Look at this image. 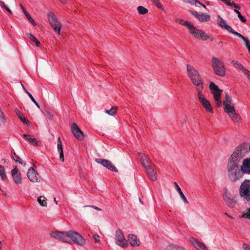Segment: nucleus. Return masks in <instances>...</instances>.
Listing matches in <instances>:
<instances>
[{"label": "nucleus", "mask_w": 250, "mask_h": 250, "mask_svg": "<svg viewBox=\"0 0 250 250\" xmlns=\"http://www.w3.org/2000/svg\"><path fill=\"white\" fill-rule=\"evenodd\" d=\"M23 137L32 145H38V142L33 136L26 134H23Z\"/></svg>", "instance_id": "obj_24"}, {"label": "nucleus", "mask_w": 250, "mask_h": 250, "mask_svg": "<svg viewBox=\"0 0 250 250\" xmlns=\"http://www.w3.org/2000/svg\"><path fill=\"white\" fill-rule=\"evenodd\" d=\"M217 23L222 28L227 30L229 33L235 35L237 32L234 31L231 26L228 25L226 21L220 16H218Z\"/></svg>", "instance_id": "obj_14"}, {"label": "nucleus", "mask_w": 250, "mask_h": 250, "mask_svg": "<svg viewBox=\"0 0 250 250\" xmlns=\"http://www.w3.org/2000/svg\"><path fill=\"white\" fill-rule=\"evenodd\" d=\"M184 2L190 3L191 4H194V1H198V0H182Z\"/></svg>", "instance_id": "obj_44"}, {"label": "nucleus", "mask_w": 250, "mask_h": 250, "mask_svg": "<svg viewBox=\"0 0 250 250\" xmlns=\"http://www.w3.org/2000/svg\"><path fill=\"white\" fill-rule=\"evenodd\" d=\"M190 12L196 18H198L199 13H198L197 11H190Z\"/></svg>", "instance_id": "obj_49"}, {"label": "nucleus", "mask_w": 250, "mask_h": 250, "mask_svg": "<svg viewBox=\"0 0 250 250\" xmlns=\"http://www.w3.org/2000/svg\"><path fill=\"white\" fill-rule=\"evenodd\" d=\"M38 202L41 206L43 207H45L47 206L46 199L44 196H40L38 198Z\"/></svg>", "instance_id": "obj_34"}, {"label": "nucleus", "mask_w": 250, "mask_h": 250, "mask_svg": "<svg viewBox=\"0 0 250 250\" xmlns=\"http://www.w3.org/2000/svg\"><path fill=\"white\" fill-rule=\"evenodd\" d=\"M190 243L194 246L195 248L198 250H208V248L205 245L196 239L195 238L191 237L189 239Z\"/></svg>", "instance_id": "obj_17"}, {"label": "nucleus", "mask_w": 250, "mask_h": 250, "mask_svg": "<svg viewBox=\"0 0 250 250\" xmlns=\"http://www.w3.org/2000/svg\"><path fill=\"white\" fill-rule=\"evenodd\" d=\"M203 88H200L199 90H196L198 92V97L200 102L201 103L203 106L205 108L206 111L210 113L213 112L212 108L210 105L209 102L207 100L202 93Z\"/></svg>", "instance_id": "obj_9"}, {"label": "nucleus", "mask_w": 250, "mask_h": 250, "mask_svg": "<svg viewBox=\"0 0 250 250\" xmlns=\"http://www.w3.org/2000/svg\"><path fill=\"white\" fill-rule=\"evenodd\" d=\"M20 6L23 11V12L24 13V14H25V15L26 16V17L27 18V19L30 21L32 23V24L33 25H36V23L35 22V21H34V20L31 17V16L29 15V14L28 13V12L26 11V10H25V9L24 8V7L23 6V5L22 4H20Z\"/></svg>", "instance_id": "obj_30"}, {"label": "nucleus", "mask_w": 250, "mask_h": 250, "mask_svg": "<svg viewBox=\"0 0 250 250\" xmlns=\"http://www.w3.org/2000/svg\"><path fill=\"white\" fill-rule=\"evenodd\" d=\"M95 161L98 163L102 165L103 167L108 168L111 171L117 172L118 171L117 168L115 167L113 165L112 163L106 160V159H96Z\"/></svg>", "instance_id": "obj_13"}, {"label": "nucleus", "mask_w": 250, "mask_h": 250, "mask_svg": "<svg viewBox=\"0 0 250 250\" xmlns=\"http://www.w3.org/2000/svg\"><path fill=\"white\" fill-rule=\"evenodd\" d=\"M155 5H157L158 7L159 6V0H150Z\"/></svg>", "instance_id": "obj_50"}, {"label": "nucleus", "mask_w": 250, "mask_h": 250, "mask_svg": "<svg viewBox=\"0 0 250 250\" xmlns=\"http://www.w3.org/2000/svg\"><path fill=\"white\" fill-rule=\"evenodd\" d=\"M208 39H209V40L211 41H213L214 40V37H209V38Z\"/></svg>", "instance_id": "obj_58"}, {"label": "nucleus", "mask_w": 250, "mask_h": 250, "mask_svg": "<svg viewBox=\"0 0 250 250\" xmlns=\"http://www.w3.org/2000/svg\"><path fill=\"white\" fill-rule=\"evenodd\" d=\"M234 11L237 14L238 17L242 22H245L246 21V18L241 14L240 12L238 10L234 9Z\"/></svg>", "instance_id": "obj_38"}, {"label": "nucleus", "mask_w": 250, "mask_h": 250, "mask_svg": "<svg viewBox=\"0 0 250 250\" xmlns=\"http://www.w3.org/2000/svg\"><path fill=\"white\" fill-rule=\"evenodd\" d=\"M209 88L212 94L213 95V99L216 105L217 106H220L222 104V102L220 99L223 90L220 89L218 86L212 82L209 84Z\"/></svg>", "instance_id": "obj_7"}, {"label": "nucleus", "mask_w": 250, "mask_h": 250, "mask_svg": "<svg viewBox=\"0 0 250 250\" xmlns=\"http://www.w3.org/2000/svg\"><path fill=\"white\" fill-rule=\"evenodd\" d=\"M234 35L238 37L244 41L245 45L248 50L249 54H250V41L249 39L237 32Z\"/></svg>", "instance_id": "obj_25"}, {"label": "nucleus", "mask_w": 250, "mask_h": 250, "mask_svg": "<svg viewBox=\"0 0 250 250\" xmlns=\"http://www.w3.org/2000/svg\"><path fill=\"white\" fill-rule=\"evenodd\" d=\"M71 129L73 134L78 140L81 141L83 139L84 134L76 124H72Z\"/></svg>", "instance_id": "obj_15"}, {"label": "nucleus", "mask_w": 250, "mask_h": 250, "mask_svg": "<svg viewBox=\"0 0 250 250\" xmlns=\"http://www.w3.org/2000/svg\"><path fill=\"white\" fill-rule=\"evenodd\" d=\"M174 184L175 185V187L176 188V189L178 191V192L179 193L181 198L182 199V200H183L184 202L186 204H188V200L187 199V198H186L185 196L184 195V194H183V192L182 191L180 188L179 187V186L178 185V184H177V183L175 182L174 183Z\"/></svg>", "instance_id": "obj_27"}, {"label": "nucleus", "mask_w": 250, "mask_h": 250, "mask_svg": "<svg viewBox=\"0 0 250 250\" xmlns=\"http://www.w3.org/2000/svg\"><path fill=\"white\" fill-rule=\"evenodd\" d=\"M127 238L128 241L132 247L139 246L140 245V242L139 240L137 239L136 235L133 234H130L128 235Z\"/></svg>", "instance_id": "obj_22"}, {"label": "nucleus", "mask_w": 250, "mask_h": 250, "mask_svg": "<svg viewBox=\"0 0 250 250\" xmlns=\"http://www.w3.org/2000/svg\"><path fill=\"white\" fill-rule=\"evenodd\" d=\"M27 176L32 182H40L41 178L38 172L34 168L31 167L27 172Z\"/></svg>", "instance_id": "obj_12"}, {"label": "nucleus", "mask_w": 250, "mask_h": 250, "mask_svg": "<svg viewBox=\"0 0 250 250\" xmlns=\"http://www.w3.org/2000/svg\"><path fill=\"white\" fill-rule=\"evenodd\" d=\"M115 240L116 244L122 247H126L128 246L127 240L125 239L122 231L118 229L115 234Z\"/></svg>", "instance_id": "obj_10"}, {"label": "nucleus", "mask_w": 250, "mask_h": 250, "mask_svg": "<svg viewBox=\"0 0 250 250\" xmlns=\"http://www.w3.org/2000/svg\"><path fill=\"white\" fill-rule=\"evenodd\" d=\"M240 196L244 200L250 201V180H244L239 188Z\"/></svg>", "instance_id": "obj_6"}, {"label": "nucleus", "mask_w": 250, "mask_h": 250, "mask_svg": "<svg viewBox=\"0 0 250 250\" xmlns=\"http://www.w3.org/2000/svg\"><path fill=\"white\" fill-rule=\"evenodd\" d=\"M241 170L242 174H250V158L244 159L241 166Z\"/></svg>", "instance_id": "obj_19"}, {"label": "nucleus", "mask_w": 250, "mask_h": 250, "mask_svg": "<svg viewBox=\"0 0 250 250\" xmlns=\"http://www.w3.org/2000/svg\"><path fill=\"white\" fill-rule=\"evenodd\" d=\"M0 6L4 9L7 7L4 2L2 1H0Z\"/></svg>", "instance_id": "obj_52"}, {"label": "nucleus", "mask_w": 250, "mask_h": 250, "mask_svg": "<svg viewBox=\"0 0 250 250\" xmlns=\"http://www.w3.org/2000/svg\"><path fill=\"white\" fill-rule=\"evenodd\" d=\"M223 199L226 205L230 208H233L236 202L230 198V194L229 193L225 192L223 194Z\"/></svg>", "instance_id": "obj_21"}, {"label": "nucleus", "mask_w": 250, "mask_h": 250, "mask_svg": "<svg viewBox=\"0 0 250 250\" xmlns=\"http://www.w3.org/2000/svg\"><path fill=\"white\" fill-rule=\"evenodd\" d=\"M197 3L201 5L204 8H206V5L205 4L201 3L198 0V1H194V3Z\"/></svg>", "instance_id": "obj_53"}, {"label": "nucleus", "mask_w": 250, "mask_h": 250, "mask_svg": "<svg viewBox=\"0 0 250 250\" xmlns=\"http://www.w3.org/2000/svg\"><path fill=\"white\" fill-rule=\"evenodd\" d=\"M43 114L46 117L47 120H51L54 115V112L52 110L48 109H46L44 111Z\"/></svg>", "instance_id": "obj_32"}, {"label": "nucleus", "mask_w": 250, "mask_h": 250, "mask_svg": "<svg viewBox=\"0 0 250 250\" xmlns=\"http://www.w3.org/2000/svg\"><path fill=\"white\" fill-rule=\"evenodd\" d=\"M26 94L28 95L33 102H35V99L30 93H29L28 91H26Z\"/></svg>", "instance_id": "obj_48"}, {"label": "nucleus", "mask_w": 250, "mask_h": 250, "mask_svg": "<svg viewBox=\"0 0 250 250\" xmlns=\"http://www.w3.org/2000/svg\"><path fill=\"white\" fill-rule=\"evenodd\" d=\"M48 19L49 23L54 31L59 35L60 34V31L62 25L56 16L52 12L48 14Z\"/></svg>", "instance_id": "obj_8"}, {"label": "nucleus", "mask_w": 250, "mask_h": 250, "mask_svg": "<svg viewBox=\"0 0 250 250\" xmlns=\"http://www.w3.org/2000/svg\"><path fill=\"white\" fill-rule=\"evenodd\" d=\"M137 10L138 13L141 15H144L146 14L148 10L142 6H139L137 7Z\"/></svg>", "instance_id": "obj_36"}, {"label": "nucleus", "mask_w": 250, "mask_h": 250, "mask_svg": "<svg viewBox=\"0 0 250 250\" xmlns=\"http://www.w3.org/2000/svg\"><path fill=\"white\" fill-rule=\"evenodd\" d=\"M60 153V160L62 162H64V155H63V151L62 152H59Z\"/></svg>", "instance_id": "obj_46"}, {"label": "nucleus", "mask_w": 250, "mask_h": 250, "mask_svg": "<svg viewBox=\"0 0 250 250\" xmlns=\"http://www.w3.org/2000/svg\"><path fill=\"white\" fill-rule=\"evenodd\" d=\"M236 5V4L234 2H231L229 6L233 7H235Z\"/></svg>", "instance_id": "obj_56"}, {"label": "nucleus", "mask_w": 250, "mask_h": 250, "mask_svg": "<svg viewBox=\"0 0 250 250\" xmlns=\"http://www.w3.org/2000/svg\"><path fill=\"white\" fill-rule=\"evenodd\" d=\"M222 1L227 5H230V0H222Z\"/></svg>", "instance_id": "obj_51"}, {"label": "nucleus", "mask_w": 250, "mask_h": 250, "mask_svg": "<svg viewBox=\"0 0 250 250\" xmlns=\"http://www.w3.org/2000/svg\"><path fill=\"white\" fill-rule=\"evenodd\" d=\"M223 44L222 42H220V44Z\"/></svg>", "instance_id": "obj_64"}, {"label": "nucleus", "mask_w": 250, "mask_h": 250, "mask_svg": "<svg viewBox=\"0 0 250 250\" xmlns=\"http://www.w3.org/2000/svg\"><path fill=\"white\" fill-rule=\"evenodd\" d=\"M54 201H55L56 204H58V201L56 200V198H54Z\"/></svg>", "instance_id": "obj_63"}, {"label": "nucleus", "mask_w": 250, "mask_h": 250, "mask_svg": "<svg viewBox=\"0 0 250 250\" xmlns=\"http://www.w3.org/2000/svg\"><path fill=\"white\" fill-rule=\"evenodd\" d=\"M224 111L230 118L234 122L239 123L241 121V118L239 114L235 112L234 105L230 97L226 94L225 100L223 102Z\"/></svg>", "instance_id": "obj_3"}, {"label": "nucleus", "mask_w": 250, "mask_h": 250, "mask_svg": "<svg viewBox=\"0 0 250 250\" xmlns=\"http://www.w3.org/2000/svg\"><path fill=\"white\" fill-rule=\"evenodd\" d=\"M166 250H187L182 247L175 245H169L166 247Z\"/></svg>", "instance_id": "obj_31"}, {"label": "nucleus", "mask_w": 250, "mask_h": 250, "mask_svg": "<svg viewBox=\"0 0 250 250\" xmlns=\"http://www.w3.org/2000/svg\"><path fill=\"white\" fill-rule=\"evenodd\" d=\"M231 63L233 65H236L238 68H239L240 70H242L243 72L244 71V69H246V68H245L243 65H242L241 63L238 62H236L235 61H232Z\"/></svg>", "instance_id": "obj_37"}, {"label": "nucleus", "mask_w": 250, "mask_h": 250, "mask_svg": "<svg viewBox=\"0 0 250 250\" xmlns=\"http://www.w3.org/2000/svg\"><path fill=\"white\" fill-rule=\"evenodd\" d=\"M27 37L32 41L34 42L35 40L36 41V38L31 34L30 33H27Z\"/></svg>", "instance_id": "obj_43"}, {"label": "nucleus", "mask_w": 250, "mask_h": 250, "mask_svg": "<svg viewBox=\"0 0 250 250\" xmlns=\"http://www.w3.org/2000/svg\"><path fill=\"white\" fill-rule=\"evenodd\" d=\"M117 109V106H112L109 110L106 109L105 112L110 116H114L116 114Z\"/></svg>", "instance_id": "obj_33"}, {"label": "nucleus", "mask_w": 250, "mask_h": 250, "mask_svg": "<svg viewBox=\"0 0 250 250\" xmlns=\"http://www.w3.org/2000/svg\"><path fill=\"white\" fill-rule=\"evenodd\" d=\"M242 72L247 76L248 80L250 81V72L246 68Z\"/></svg>", "instance_id": "obj_42"}, {"label": "nucleus", "mask_w": 250, "mask_h": 250, "mask_svg": "<svg viewBox=\"0 0 250 250\" xmlns=\"http://www.w3.org/2000/svg\"><path fill=\"white\" fill-rule=\"evenodd\" d=\"M5 9L10 14H12V12L11 10L7 6Z\"/></svg>", "instance_id": "obj_55"}, {"label": "nucleus", "mask_w": 250, "mask_h": 250, "mask_svg": "<svg viewBox=\"0 0 250 250\" xmlns=\"http://www.w3.org/2000/svg\"><path fill=\"white\" fill-rule=\"evenodd\" d=\"M34 42H35L36 43V45L37 46H40L41 45V43L39 41H38L37 40V39H36V41L35 40L34 41Z\"/></svg>", "instance_id": "obj_54"}, {"label": "nucleus", "mask_w": 250, "mask_h": 250, "mask_svg": "<svg viewBox=\"0 0 250 250\" xmlns=\"http://www.w3.org/2000/svg\"><path fill=\"white\" fill-rule=\"evenodd\" d=\"M11 158L16 163H18L23 165V167L25 166L26 163L25 162H23L22 159L20 157H19L15 153H14L13 154H12Z\"/></svg>", "instance_id": "obj_29"}, {"label": "nucleus", "mask_w": 250, "mask_h": 250, "mask_svg": "<svg viewBox=\"0 0 250 250\" xmlns=\"http://www.w3.org/2000/svg\"><path fill=\"white\" fill-rule=\"evenodd\" d=\"M21 84V86H22V87L23 89V90L25 91V92L26 93V91H28L24 87V86L23 85V84Z\"/></svg>", "instance_id": "obj_59"}, {"label": "nucleus", "mask_w": 250, "mask_h": 250, "mask_svg": "<svg viewBox=\"0 0 250 250\" xmlns=\"http://www.w3.org/2000/svg\"><path fill=\"white\" fill-rule=\"evenodd\" d=\"M0 176L2 180H6L7 176L5 173V169L3 167L0 165Z\"/></svg>", "instance_id": "obj_35"}, {"label": "nucleus", "mask_w": 250, "mask_h": 250, "mask_svg": "<svg viewBox=\"0 0 250 250\" xmlns=\"http://www.w3.org/2000/svg\"><path fill=\"white\" fill-rule=\"evenodd\" d=\"M242 247L245 250H250V246L246 243H244L242 245Z\"/></svg>", "instance_id": "obj_45"}, {"label": "nucleus", "mask_w": 250, "mask_h": 250, "mask_svg": "<svg viewBox=\"0 0 250 250\" xmlns=\"http://www.w3.org/2000/svg\"><path fill=\"white\" fill-rule=\"evenodd\" d=\"M234 8L238 9H240V8H241L240 6L238 5H236Z\"/></svg>", "instance_id": "obj_60"}, {"label": "nucleus", "mask_w": 250, "mask_h": 250, "mask_svg": "<svg viewBox=\"0 0 250 250\" xmlns=\"http://www.w3.org/2000/svg\"><path fill=\"white\" fill-rule=\"evenodd\" d=\"M138 157L140 161V163L144 168H146L152 164L151 163L148 161L145 154L142 153H138Z\"/></svg>", "instance_id": "obj_20"}, {"label": "nucleus", "mask_w": 250, "mask_h": 250, "mask_svg": "<svg viewBox=\"0 0 250 250\" xmlns=\"http://www.w3.org/2000/svg\"><path fill=\"white\" fill-rule=\"evenodd\" d=\"M189 32L194 37L201 40L206 41L208 39L209 36L202 30L197 29L193 25L189 29Z\"/></svg>", "instance_id": "obj_11"}, {"label": "nucleus", "mask_w": 250, "mask_h": 250, "mask_svg": "<svg viewBox=\"0 0 250 250\" xmlns=\"http://www.w3.org/2000/svg\"><path fill=\"white\" fill-rule=\"evenodd\" d=\"M176 21L182 25L187 26L188 29V31H189V29L191 28L193 26V24H191L190 22H188V21H185L182 19H176Z\"/></svg>", "instance_id": "obj_26"}, {"label": "nucleus", "mask_w": 250, "mask_h": 250, "mask_svg": "<svg viewBox=\"0 0 250 250\" xmlns=\"http://www.w3.org/2000/svg\"><path fill=\"white\" fill-rule=\"evenodd\" d=\"M247 149L243 146H238L228 160L227 168L228 177L232 182L240 180L243 176L239 164L246 155Z\"/></svg>", "instance_id": "obj_1"}, {"label": "nucleus", "mask_w": 250, "mask_h": 250, "mask_svg": "<svg viewBox=\"0 0 250 250\" xmlns=\"http://www.w3.org/2000/svg\"><path fill=\"white\" fill-rule=\"evenodd\" d=\"M145 170L151 181H155L157 180L156 172L152 164L145 168Z\"/></svg>", "instance_id": "obj_18"}, {"label": "nucleus", "mask_w": 250, "mask_h": 250, "mask_svg": "<svg viewBox=\"0 0 250 250\" xmlns=\"http://www.w3.org/2000/svg\"><path fill=\"white\" fill-rule=\"evenodd\" d=\"M187 71L188 77L196 87V90L204 88V80L198 71L189 64L187 65Z\"/></svg>", "instance_id": "obj_4"}, {"label": "nucleus", "mask_w": 250, "mask_h": 250, "mask_svg": "<svg viewBox=\"0 0 250 250\" xmlns=\"http://www.w3.org/2000/svg\"><path fill=\"white\" fill-rule=\"evenodd\" d=\"M209 18V15L207 13H199V15L197 19L199 21L201 22H205L208 21Z\"/></svg>", "instance_id": "obj_28"}, {"label": "nucleus", "mask_w": 250, "mask_h": 250, "mask_svg": "<svg viewBox=\"0 0 250 250\" xmlns=\"http://www.w3.org/2000/svg\"><path fill=\"white\" fill-rule=\"evenodd\" d=\"M1 248H2V241H1V240L0 239V250H1Z\"/></svg>", "instance_id": "obj_61"}, {"label": "nucleus", "mask_w": 250, "mask_h": 250, "mask_svg": "<svg viewBox=\"0 0 250 250\" xmlns=\"http://www.w3.org/2000/svg\"><path fill=\"white\" fill-rule=\"evenodd\" d=\"M85 207H91L97 210H98V211H101L102 210V209L95 206H85Z\"/></svg>", "instance_id": "obj_47"}, {"label": "nucleus", "mask_w": 250, "mask_h": 250, "mask_svg": "<svg viewBox=\"0 0 250 250\" xmlns=\"http://www.w3.org/2000/svg\"><path fill=\"white\" fill-rule=\"evenodd\" d=\"M212 66L215 73L219 76H224L226 69L224 63L218 58L214 57L211 60Z\"/></svg>", "instance_id": "obj_5"}, {"label": "nucleus", "mask_w": 250, "mask_h": 250, "mask_svg": "<svg viewBox=\"0 0 250 250\" xmlns=\"http://www.w3.org/2000/svg\"><path fill=\"white\" fill-rule=\"evenodd\" d=\"M57 148L59 152L63 151L62 142L60 137H59L58 139Z\"/></svg>", "instance_id": "obj_39"}, {"label": "nucleus", "mask_w": 250, "mask_h": 250, "mask_svg": "<svg viewBox=\"0 0 250 250\" xmlns=\"http://www.w3.org/2000/svg\"><path fill=\"white\" fill-rule=\"evenodd\" d=\"M50 236L57 240L69 243L70 240L80 246H83L85 243V240L80 234L74 231H69L66 233L62 231H52Z\"/></svg>", "instance_id": "obj_2"}, {"label": "nucleus", "mask_w": 250, "mask_h": 250, "mask_svg": "<svg viewBox=\"0 0 250 250\" xmlns=\"http://www.w3.org/2000/svg\"><path fill=\"white\" fill-rule=\"evenodd\" d=\"M92 238L95 242L99 243L100 242V237L98 234H95L93 235Z\"/></svg>", "instance_id": "obj_41"}, {"label": "nucleus", "mask_w": 250, "mask_h": 250, "mask_svg": "<svg viewBox=\"0 0 250 250\" xmlns=\"http://www.w3.org/2000/svg\"><path fill=\"white\" fill-rule=\"evenodd\" d=\"M35 105L37 106L38 108H40V105L36 101H35V102H33Z\"/></svg>", "instance_id": "obj_57"}, {"label": "nucleus", "mask_w": 250, "mask_h": 250, "mask_svg": "<svg viewBox=\"0 0 250 250\" xmlns=\"http://www.w3.org/2000/svg\"><path fill=\"white\" fill-rule=\"evenodd\" d=\"M242 217L250 219V208L244 212Z\"/></svg>", "instance_id": "obj_40"}, {"label": "nucleus", "mask_w": 250, "mask_h": 250, "mask_svg": "<svg viewBox=\"0 0 250 250\" xmlns=\"http://www.w3.org/2000/svg\"><path fill=\"white\" fill-rule=\"evenodd\" d=\"M62 2V3H65L66 1V0H60Z\"/></svg>", "instance_id": "obj_62"}, {"label": "nucleus", "mask_w": 250, "mask_h": 250, "mask_svg": "<svg viewBox=\"0 0 250 250\" xmlns=\"http://www.w3.org/2000/svg\"><path fill=\"white\" fill-rule=\"evenodd\" d=\"M11 174L13 178L14 182L16 184H21L22 183L21 174L16 167L12 170Z\"/></svg>", "instance_id": "obj_16"}, {"label": "nucleus", "mask_w": 250, "mask_h": 250, "mask_svg": "<svg viewBox=\"0 0 250 250\" xmlns=\"http://www.w3.org/2000/svg\"><path fill=\"white\" fill-rule=\"evenodd\" d=\"M15 112L16 114V115L18 116V117L20 118L21 121L24 124H26L27 125H30V123L28 121V119H27L25 117H24L23 114L20 111L19 109L18 108H15Z\"/></svg>", "instance_id": "obj_23"}]
</instances>
